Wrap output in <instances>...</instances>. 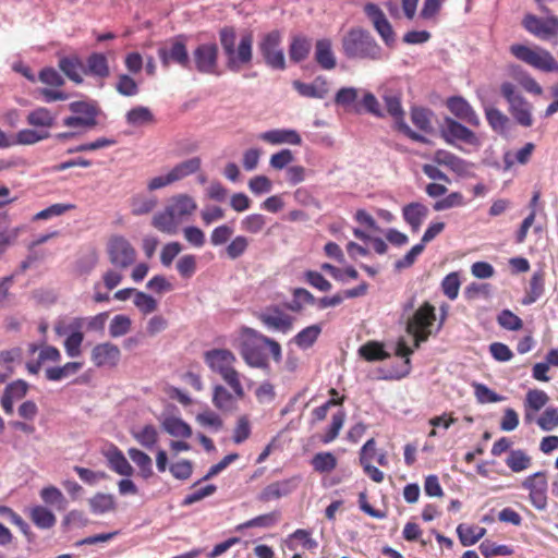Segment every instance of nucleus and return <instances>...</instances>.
I'll return each mask as SVG.
<instances>
[{
	"label": "nucleus",
	"instance_id": "6",
	"mask_svg": "<svg viewBox=\"0 0 558 558\" xmlns=\"http://www.w3.org/2000/svg\"><path fill=\"white\" fill-rule=\"evenodd\" d=\"M281 41V33L278 29H274L264 34L257 44L258 52L263 57L265 64L271 70L283 71L287 68Z\"/></svg>",
	"mask_w": 558,
	"mask_h": 558
},
{
	"label": "nucleus",
	"instance_id": "45",
	"mask_svg": "<svg viewBox=\"0 0 558 558\" xmlns=\"http://www.w3.org/2000/svg\"><path fill=\"white\" fill-rule=\"evenodd\" d=\"M544 294V272L535 271L530 280V289L522 300V304L531 305Z\"/></svg>",
	"mask_w": 558,
	"mask_h": 558
},
{
	"label": "nucleus",
	"instance_id": "15",
	"mask_svg": "<svg viewBox=\"0 0 558 558\" xmlns=\"http://www.w3.org/2000/svg\"><path fill=\"white\" fill-rule=\"evenodd\" d=\"M524 28L541 39H550L558 35V17L549 15L545 19L526 14L522 22Z\"/></svg>",
	"mask_w": 558,
	"mask_h": 558
},
{
	"label": "nucleus",
	"instance_id": "17",
	"mask_svg": "<svg viewBox=\"0 0 558 558\" xmlns=\"http://www.w3.org/2000/svg\"><path fill=\"white\" fill-rule=\"evenodd\" d=\"M158 57L163 66L175 63L183 69L192 70V61L186 45L182 40H175L169 47L159 48Z\"/></svg>",
	"mask_w": 558,
	"mask_h": 558
},
{
	"label": "nucleus",
	"instance_id": "19",
	"mask_svg": "<svg viewBox=\"0 0 558 558\" xmlns=\"http://www.w3.org/2000/svg\"><path fill=\"white\" fill-rule=\"evenodd\" d=\"M121 356L118 345L111 342H104L95 345L92 350V361L97 367H114Z\"/></svg>",
	"mask_w": 558,
	"mask_h": 558
},
{
	"label": "nucleus",
	"instance_id": "22",
	"mask_svg": "<svg viewBox=\"0 0 558 558\" xmlns=\"http://www.w3.org/2000/svg\"><path fill=\"white\" fill-rule=\"evenodd\" d=\"M258 138L271 145L290 144L301 145V135L292 129H272L258 135Z\"/></svg>",
	"mask_w": 558,
	"mask_h": 558
},
{
	"label": "nucleus",
	"instance_id": "34",
	"mask_svg": "<svg viewBox=\"0 0 558 558\" xmlns=\"http://www.w3.org/2000/svg\"><path fill=\"white\" fill-rule=\"evenodd\" d=\"M151 223L156 229L163 233L174 234L180 222L168 208V206H166L163 210L155 214Z\"/></svg>",
	"mask_w": 558,
	"mask_h": 558
},
{
	"label": "nucleus",
	"instance_id": "42",
	"mask_svg": "<svg viewBox=\"0 0 558 558\" xmlns=\"http://www.w3.org/2000/svg\"><path fill=\"white\" fill-rule=\"evenodd\" d=\"M83 364L80 362H68L62 366L47 367L45 375L49 381H60L71 375L76 374Z\"/></svg>",
	"mask_w": 558,
	"mask_h": 558
},
{
	"label": "nucleus",
	"instance_id": "8",
	"mask_svg": "<svg viewBox=\"0 0 558 558\" xmlns=\"http://www.w3.org/2000/svg\"><path fill=\"white\" fill-rule=\"evenodd\" d=\"M500 93L509 105V111L518 124L529 128L533 124L532 106L511 82L500 85Z\"/></svg>",
	"mask_w": 558,
	"mask_h": 558
},
{
	"label": "nucleus",
	"instance_id": "39",
	"mask_svg": "<svg viewBox=\"0 0 558 558\" xmlns=\"http://www.w3.org/2000/svg\"><path fill=\"white\" fill-rule=\"evenodd\" d=\"M162 428L173 437L190 438L192 436L191 426L181 417L168 416L162 421Z\"/></svg>",
	"mask_w": 558,
	"mask_h": 558
},
{
	"label": "nucleus",
	"instance_id": "11",
	"mask_svg": "<svg viewBox=\"0 0 558 558\" xmlns=\"http://www.w3.org/2000/svg\"><path fill=\"white\" fill-rule=\"evenodd\" d=\"M110 263L120 269L132 266L136 260V251L123 235H113L107 244Z\"/></svg>",
	"mask_w": 558,
	"mask_h": 558
},
{
	"label": "nucleus",
	"instance_id": "33",
	"mask_svg": "<svg viewBox=\"0 0 558 558\" xmlns=\"http://www.w3.org/2000/svg\"><path fill=\"white\" fill-rule=\"evenodd\" d=\"M322 333V326L314 324L303 328L293 338L292 342L301 350H307L314 345L319 335Z\"/></svg>",
	"mask_w": 558,
	"mask_h": 558
},
{
	"label": "nucleus",
	"instance_id": "46",
	"mask_svg": "<svg viewBox=\"0 0 558 558\" xmlns=\"http://www.w3.org/2000/svg\"><path fill=\"white\" fill-rule=\"evenodd\" d=\"M128 454L131 460L138 466L141 476L145 480L153 475V461L151 458L144 451L137 448H130Z\"/></svg>",
	"mask_w": 558,
	"mask_h": 558
},
{
	"label": "nucleus",
	"instance_id": "2",
	"mask_svg": "<svg viewBox=\"0 0 558 558\" xmlns=\"http://www.w3.org/2000/svg\"><path fill=\"white\" fill-rule=\"evenodd\" d=\"M239 352L243 361L250 367L267 369L269 368L268 354L269 350L272 360L276 363L282 361V350L278 341L263 335L260 331L243 326L240 329Z\"/></svg>",
	"mask_w": 558,
	"mask_h": 558
},
{
	"label": "nucleus",
	"instance_id": "47",
	"mask_svg": "<svg viewBox=\"0 0 558 558\" xmlns=\"http://www.w3.org/2000/svg\"><path fill=\"white\" fill-rule=\"evenodd\" d=\"M360 355L368 362L384 361L390 356L384 345L376 341H369L359 349Z\"/></svg>",
	"mask_w": 558,
	"mask_h": 558
},
{
	"label": "nucleus",
	"instance_id": "18",
	"mask_svg": "<svg viewBox=\"0 0 558 558\" xmlns=\"http://www.w3.org/2000/svg\"><path fill=\"white\" fill-rule=\"evenodd\" d=\"M447 108L458 119L472 126H478L481 121L472 106L462 96H451L447 99Z\"/></svg>",
	"mask_w": 558,
	"mask_h": 558
},
{
	"label": "nucleus",
	"instance_id": "13",
	"mask_svg": "<svg viewBox=\"0 0 558 558\" xmlns=\"http://www.w3.org/2000/svg\"><path fill=\"white\" fill-rule=\"evenodd\" d=\"M522 487L529 490V500L535 509L545 510L547 508L548 483L544 471L529 475L522 482Z\"/></svg>",
	"mask_w": 558,
	"mask_h": 558
},
{
	"label": "nucleus",
	"instance_id": "12",
	"mask_svg": "<svg viewBox=\"0 0 558 558\" xmlns=\"http://www.w3.org/2000/svg\"><path fill=\"white\" fill-rule=\"evenodd\" d=\"M440 133L447 144L461 150L462 148L457 145L458 141L475 147L481 145L478 136L471 129L450 117L445 118Z\"/></svg>",
	"mask_w": 558,
	"mask_h": 558
},
{
	"label": "nucleus",
	"instance_id": "62",
	"mask_svg": "<svg viewBox=\"0 0 558 558\" xmlns=\"http://www.w3.org/2000/svg\"><path fill=\"white\" fill-rule=\"evenodd\" d=\"M359 96V89L356 87H341L335 94L333 101L337 106L348 108L352 106Z\"/></svg>",
	"mask_w": 558,
	"mask_h": 558
},
{
	"label": "nucleus",
	"instance_id": "1",
	"mask_svg": "<svg viewBox=\"0 0 558 558\" xmlns=\"http://www.w3.org/2000/svg\"><path fill=\"white\" fill-rule=\"evenodd\" d=\"M415 296H411L402 305V317L405 319L407 332L414 338V348L408 345L404 338H399L391 347L395 355L403 359L399 367L392 368L388 374L384 375V379H402L411 372L410 356L414 349L418 348L422 342L427 341L433 333V326L436 322L435 308L429 303H424L412 315L407 314L414 308Z\"/></svg>",
	"mask_w": 558,
	"mask_h": 558
},
{
	"label": "nucleus",
	"instance_id": "54",
	"mask_svg": "<svg viewBox=\"0 0 558 558\" xmlns=\"http://www.w3.org/2000/svg\"><path fill=\"white\" fill-rule=\"evenodd\" d=\"M278 519L279 513L277 511L260 514L239 524L236 530L242 531L251 527H270L278 522Z\"/></svg>",
	"mask_w": 558,
	"mask_h": 558
},
{
	"label": "nucleus",
	"instance_id": "63",
	"mask_svg": "<svg viewBox=\"0 0 558 558\" xmlns=\"http://www.w3.org/2000/svg\"><path fill=\"white\" fill-rule=\"evenodd\" d=\"M134 305L138 308L141 313L144 315H148L156 311L158 303L157 301L149 294L136 291L134 295Z\"/></svg>",
	"mask_w": 558,
	"mask_h": 558
},
{
	"label": "nucleus",
	"instance_id": "56",
	"mask_svg": "<svg viewBox=\"0 0 558 558\" xmlns=\"http://www.w3.org/2000/svg\"><path fill=\"white\" fill-rule=\"evenodd\" d=\"M478 549L485 558H492L494 556H509L513 554L512 547L508 545H497L490 539L483 541L480 544Z\"/></svg>",
	"mask_w": 558,
	"mask_h": 558
},
{
	"label": "nucleus",
	"instance_id": "53",
	"mask_svg": "<svg viewBox=\"0 0 558 558\" xmlns=\"http://www.w3.org/2000/svg\"><path fill=\"white\" fill-rule=\"evenodd\" d=\"M311 464L318 473H329L337 466V459L333 453L323 451L312 458Z\"/></svg>",
	"mask_w": 558,
	"mask_h": 558
},
{
	"label": "nucleus",
	"instance_id": "36",
	"mask_svg": "<svg viewBox=\"0 0 558 558\" xmlns=\"http://www.w3.org/2000/svg\"><path fill=\"white\" fill-rule=\"evenodd\" d=\"M202 167V159L197 156L185 159L170 169L174 182L197 173Z\"/></svg>",
	"mask_w": 558,
	"mask_h": 558
},
{
	"label": "nucleus",
	"instance_id": "10",
	"mask_svg": "<svg viewBox=\"0 0 558 558\" xmlns=\"http://www.w3.org/2000/svg\"><path fill=\"white\" fill-rule=\"evenodd\" d=\"M219 49L215 43H203L196 46L192 52V69L201 74L219 76L218 70Z\"/></svg>",
	"mask_w": 558,
	"mask_h": 558
},
{
	"label": "nucleus",
	"instance_id": "52",
	"mask_svg": "<svg viewBox=\"0 0 558 558\" xmlns=\"http://www.w3.org/2000/svg\"><path fill=\"white\" fill-rule=\"evenodd\" d=\"M506 464L512 472L519 473L531 465V457L521 449L510 450Z\"/></svg>",
	"mask_w": 558,
	"mask_h": 558
},
{
	"label": "nucleus",
	"instance_id": "25",
	"mask_svg": "<svg viewBox=\"0 0 558 558\" xmlns=\"http://www.w3.org/2000/svg\"><path fill=\"white\" fill-rule=\"evenodd\" d=\"M428 215V208L420 203L412 202L403 206L402 217L404 221L411 227L413 232H417Z\"/></svg>",
	"mask_w": 558,
	"mask_h": 558
},
{
	"label": "nucleus",
	"instance_id": "32",
	"mask_svg": "<svg viewBox=\"0 0 558 558\" xmlns=\"http://www.w3.org/2000/svg\"><path fill=\"white\" fill-rule=\"evenodd\" d=\"M39 497L46 507H53L58 511H64L68 508V500L57 486L48 485L43 487L39 492Z\"/></svg>",
	"mask_w": 558,
	"mask_h": 558
},
{
	"label": "nucleus",
	"instance_id": "48",
	"mask_svg": "<svg viewBox=\"0 0 558 558\" xmlns=\"http://www.w3.org/2000/svg\"><path fill=\"white\" fill-rule=\"evenodd\" d=\"M51 136L50 132L37 129H23L15 135L14 144L17 145H33L38 142L45 141Z\"/></svg>",
	"mask_w": 558,
	"mask_h": 558
},
{
	"label": "nucleus",
	"instance_id": "29",
	"mask_svg": "<svg viewBox=\"0 0 558 558\" xmlns=\"http://www.w3.org/2000/svg\"><path fill=\"white\" fill-rule=\"evenodd\" d=\"M58 66L75 84L83 83L81 74L84 71L83 62L76 54L60 57Z\"/></svg>",
	"mask_w": 558,
	"mask_h": 558
},
{
	"label": "nucleus",
	"instance_id": "64",
	"mask_svg": "<svg viewBox=\"0 0 558 558\" xmlns=\"http://www.w3.org/2000/svg\"><path fill=\"white\" fill-rule=\"evenodd\" d=\"M537 425L545 432H550L558 426V409L547 408L537 418Z\"/></svg>",
	"mask_w": 558,
	"mask_h": 558
},
{
	"label": "nucleus",
	"instance_id": "3",
	"mask_svg": "<svg viewBox=\"0 0 558 558\" xmlns=\"http://www.w3.org/2000/svg\"><path fill=\"white\" fill-rule=\"evenodd\" d=\"M341 53L347 60L357 62H379L388 58L371 32L363 27H352L342 36Z\"/></svg>",
	"mask_w": 558,
	"mask_h": 558
},
{
	"label": "nucleus",
	"instance_id": "44",
	"mask_svg": "<svg viewBox=\"0 0 558 558\" xmlns=\"http://www.w3.org/2000/svg\"><path fill=\"white\" fill-rule=\"evenodd\" d=\"M485 117L489 126L497 133L504 135L508 131L509 118L498 108H485Z\"/></svg>",
	"mask_w": 558,
	"mask_h": 558
},
{
	"label": "nucleus",
	"instance_id": "41",
	"mask_svg": "<svg viewBox=\"0 0 558 558\" xmlns=\"http://www.w3.org/2000/svg\"><path fill=\"white\" fill-rule=\"evenodd\" d=\"M98 253L95 248L89 247L82 253L75 262L74 271L78 276H87L96 267L98 263Z\"/></svg>",
	"mask_w": 558,
	"mask_h": 558
},
{
	"label": "nucleus",
	"instance_id": "21",
	"mask_svg": "<svg viewBox=\"0 0 558 558\" xmlns=\"http://www.w3.org/2000/svg\"><path fill=\"white\" fill-rule=\"evenodd\" d=\"M293 88L303 97L323 99L328 94L327 80L319 75L312 83H304L299 80L292 82Z\"/></svg>",
	"mask_w": 558,
	"mask_h": 558
},
{
	"label": "nucleus",
	"instance_id": "59",
	"mask_svg": "<svg viewBox=\"0 0 558 558\" xmlns=\"http://www.w3.org/2000/svg\"><path fill=\"white\" fill-rule=\"evenodd\" d=\"M248 244L250 241L245 235H236L226 246V254L230 259H238L246 252Z\"/></svg>",
	"mask_w": 558,
	"mask_h": 558
},
{
	"label": "nucleus",
	"instance_id": "7",
	"mask_svg": "<svg viewBox=\"0 0 558 558\" xmlns=\"http://www.w3.org/2000/svg\"><path fill=\"white\" fill-rule=\"evenodd\" d=\"M72 116L62 119V125L70 129L90 130L97 125L99 108L94 101H72L69 104Z\"/></svg>",
	"mask_w": 558,
	"mask_h": 558
},
{
	"label": "nucleus",
	"instance_id": "51",
	"mask_svg": "<svg viewBox=\"0 0 558 558\" xmlns=\"http://www.w3.org/2000/svg\"><path fill=\"white\" fill-rule=\"evenodd\" d=\"M345 421V412L343 410L337 411L335 414H332L331 422L329 426L326 428L325 433L320 437V441L325 445L330 444L333 441Z\"/></svg>",
	"mask_w": 558,
	"mask_h": 558
},
{
	"label": "nucleus",
	"instance_id": "14",
	"mask_svg": "<svg viewBox=\"0 0 558 558\" xmlns=\"http://www.w3.org/2000/svg\"><path fill=\"white\" fill-rule=\"evenodd\" d=\"M84 318L75 317L68 325H57L56 332L59 336L66 335L64 340V349L70 357H77L81 355V345L84 340V335L81 331Z\"/></svg>",
	"mask_w": 558,
	"mask_h": 558
},
{
	"label": "nucleus",
	"instance_id": "16",
	"mask_svg": "<svg viewBox=\"0 0 558 558\" xmlns=\"http://www.w3.org/2000/svg\"><path fill=\"white\" fill-rule=\"evenodd\" d=\"M257 317L270 331L288 333L293 327L294 318L286 314L278 305L266 307Z\"/></svg>",
	"mask_w": 558,
	"mask_h": 558
},
{
	"label": "nucleus",
	"instance_id": "37",
	"mask_svg": "<svg viewBox=\"0 0 558 558\" xmlns=\"http://www.w3.org/2000/svg\"><path fill=\"white\" fill-rule=\"evenodd\" d=\"M87 69L85 70L86 73L105 78L109 76V64L107 57L101 52H93L87 57L86 60Z\"/></svg>",
	"mask_w": 558,
	"mask_h": 558
},
{
	"label": "nucleus",
	"instance_id": "20",
	"mask_svg": "<svg viewBox=\"0 0 558 558\" xmlns=\"http://www.w3.org/2000/svg\"><path fill=\"white\" fill-rule=\"evenodd\" d=\"M298 487L296 478H287L268 484L258 495V500L268 502L290 495Z\"/></svg>",
	"mask_w": 558,
	"mask_h": 558
},
{
	"label": "nucleus",
	"instance_id": "31",
	"mask_svg": "<svg viewBox=\"0 0 558 558\" xmlns=\"http://www.w3.org/2000/svg\"><path fill=\"white\" fill-rule=\"evenodd\" d=\"M125 122L133 128H141L156 123L153 111L146 106H135L125 113Z\"/></svg>",
	"mask_w": 558,
	"mask_h": 558
},
{
	"label": "nucleus",
	"instance_id": "57",
	"mask_svg": "<svg viewBox=\"0 0 558 558\" xmlns=\"http://www.w3.org/2000/svg\"><path fill=\"white\" fill-rule=\"evenodd\" d=\"M131 318L124 314L114 315L109 325V335L119 338L126 335L131 329Z\"/></svg>",
	"mask_w": 558,
	"mask_h": 558
},
{
	"label": "nucleus",
	"instance_id": "50",
	"mask_svg": "<svg viewBox=\"0 0 558 558\" xmlns=\"http://www.w3.org/2000/svg\"><path fill=\"white\" fill-rule=\"evenodd\" d=\"M433 111L424 107H413L411 109V121L421 131L430 133L433 131L432 117Z\"/></svg>",
	"mask_w": 558,
	"mask_h": 558
},
{
	"label": "nucleus",
	"instance_id": "61",
	"mask_svg": "<svg viewBox=\"0 0 558 558\" xmlns=\"http://www.w3.org/2000/svg\"><path fill=\"white\" fill-rule=\"evenodd\" d=\"M117 92L125 97H132L138 94V85L129 74H120L116 83Z\"/></svg>",
	"mask_w": 558,
	"mask_h": 558
},
{
	"label": "nucleus",
	"instance_id": "38",
	"mask_svg": "<svg viewBox=\"0 0 558 558\" xmlns=\"http://www.w3.org/2000/svg\"><path fill=\"white\" fill-rule=\"evenodd\" d=\"M486 533L485 527L461 523L457 526V534L463 546H472L477 543Z\"/></svg>",
	"mask_w": 558,
	"mask_h": 558
},
{
	"label": "nucleus",
	"instance_id": "26",
	"mask_svg": "<svg viewBox=\"0 0 558 558\" xmlns=\"http://www.w3.org/2000/svg\"><path fill=\"white\" fill-rule=\"evenodd\" d=\"M26 122L37 130H45L50 132L56 125V114L46 107H38L28 112Z\"/></svg>",
	"mask_w": 558,
	"mask_h": 558
},
{
	"label": "nucleus",
	"instance_id": "28",
	"mask_svg": "<svg viewBox=\"0 0 558 558\" xmlns=\"http://www.w3.org/2000/svg\"><path fill=\"white\" fill-rule=\"evenodd\" d=\"M387 113L393 119L396 128L405 122V112L401 102V93L395 90H386L381 96Z\"/></svg>",
	"mask_w": 558,
	"mask_h": 558
},
{
	"label": "nucleus",
	"instance_id": "58",
	"mask_svg": "<svg viewBox=\"0 0 558 558\" xmlns=\"http://www.w3.org/2000/svg\"><path fill=\"white\" fill-rule=\"evenodd\" d=\"M267 219L262 214H251L241 220V229L247 233L257 234L266 226Z\"/></svg>",
	"mask_w": 558,
	"mask_h": 558
},
{
	"label": "nucleus",
	"instance_id": "43",
	"mask_svg": "<svg viewBox=\"0 0 558 558\" xmlns=\"http://www.w3.org/2000/svg\"><path fill=\"white\" fill-rule=\"evenodd\" d=\"M90 511L94 514H105L116 508L113 495L97 493L88 500Z\"/></svg>",
	"mask_w": 558,
	"mask_h": 558
},
{
	"label": "nucleus",
	"instance_id": "24",
	"mask_svg": "<svg viewBox=\"0 0 558 558\" xmlns=\"http://www.w3.org/2000/svg\"><path fill=\"white\" fill-rule=\"evenodd\" d=\"M314 58L323 70L330 71L336 68L337 59L329 38H320L316 40Z\"/></svg>",
	"mask_w": 558,
	"mask_h": 558
},
{
	"label": "nucleus",
	"instance_id": "5",
	"mask_svg": "<svg viewBox=\"0 0 558 558\" xmlns=\"http://www.w3.org/2000/svg\"><path fill=\"white\" fill-rule=\"evenodd\" d=\"M204 362L208 368L218 374L232 389L238 399L245 395L241 384V374L235 369L236 356L229 349H210L204 352Z\"/></svg>",
	"mask_w": 558,
	"mask_h": 558
},
{
	"label": "nucleus",
	"instance_id": "9",
	"mask_svg": "<svg viewBox=\"0 0 558 558\" xmlns=\"http://www.w3.org/2000/svg\"><path fill=\"white\" fill-rule=\"evenodd\" d=\"M510 52L517 59L532 65L537 70L544 72L558 71V62L555 60L553 54L545 49L535 51L525 45L514 44L510 47Z\"/></svg>",
	"mask_w": 558,
	"mask_h": 558
},
{
	"label": "nucleus",
	"instance_id": "23",
	"mask_svg": "<svg viewBox=\"0 0 558 558\" xmlns=\"http://www.w3.org/2000/svg\"><path fill=\"white\" fill-rule=\"evenodd\" d=\"M104 456L108 462V466L122 476H131L134 473L133 466L130 464L123 452L114 445H111Z\"/></svg>",
	"mask_w": 558,
	"mask_h": 558
},
{
	"label": "nucleus",
	"instance_id": "49",
	"mask_svg": "<svg viewBox=\"0 0 558 558\" xmlns=\"http://www.w3.org/2000/svg\"><path fill=\"white\" fill-rule=\"evenodd\" d=\"M132 436L146 449H153L158 442V430L151 424L143 426L140 430H132Z\"/></svg>",
	"mask_w": 558,
	"mask_h": 558
},
{
	"label": "nucleus",
	"instance_id": "27",
	"mask_svg": "<svg viewBox=\"0 0 558 558\" xmlns=\"http://www.w3.org/2000/svg\"><path fill=\"white\" fill-rule=\"evenodd\" d=\"M167 206L179 222H181L185 216L192 215L197 208L195 199L187 194L173 196Z\"/></svg>",
	"mask_w": 558,
	"mask_h": 558
},
{
	"label": "nucleus",
	"instance_id": "40",
	"mask_svg": "<svg viewBox=\"0 0 558 558\" xmlns=\"http://www.w3.org/2000/svg\"><path fill=\"white\" fill-rule=\"evenodd\" d=\"M311 52V41L304 36H296L289 46V58L294 63L304 61Z\"/></svg>",
	"mask_w": 558,
	"mask_h": 558
},
{
	"label": "nucleus",
	"instance_id": "4",
	"mask_svg": "<svg viewBox=\"0 0 558 558\" xmlns=\"http://www.w3.org/2000/svg\"><path fill=\"white\" fill-rule=\"evenodd\" d=\"M220 46L226 57V66L231 72H239L241 66L248 64L253 59V35L251 32L243 34L238 47L236 32L233 26H223L218 32Z\"/></svg>",
	"mask_w": 558,
	"mask_h": 558
},
{
	"label": "nucleus",
	"instance_id": "55",
	"mask_svg": "<svg viewBox=\"0 0 558 558\" xmlns=\"http://www.w3.org/2000/svg\"><path fill=\"white\" fill-rule=\"evenodd\" d=\"M496 320L502 329L509 331H518L523 327L522 319L508 308L501 310Z\"/></svg>",
	"mask_w": 558,
	"mask_h": 558
},
{
	"label": "nucleus",
	"instance_id": "60",
	"mask_svg": "<svg viewBox=\"0 0 558 558\" xmlns=\"http://www.w3.org/2000/svg\"><path fill=\"white\" fill-rule=\"evenodd\" d=\"M464 205H465V201H464V196L462 195V193L451 192L444 198L436 201L435 204L433 205V208L436 211H442V210H447V209H450L453 207H460V206H464Z\"/></svg>",
	"mask_w": 558,
	"mask_h": 558
},
{
	"label": "nucleus",
	"instance_id": "30",
	"mask_svg": "<svg viewBox=\"0 0 558 558\" xmlns=\"http://www.w3.org/2000/svg\"><path fill=\"white\" fill-rule=\"evenodd\" d=\"M28 515L34 525L40 530H49L57 523L54 513L44 505H36L29 508Z\"/></svg>",
	"mask_w": 558,
	"mask_h": 558
},
{
	"label": "nucleus",
	"instance_id": "35",
	"mask_svg": "<svg viewBox=\"0 0 558 558\" xmlns=\"http://www.w3.org/2000/svg\"><path fill=\"white\" fill-rule=\"evenodd\" d=\"M235 395H232L225 386L217 384L213 388V404L216 409L229 412L234 409L235 405Z\"/></svg>",
	"mask_w": 558,
	"mask_h": 558
}]
</instances>
